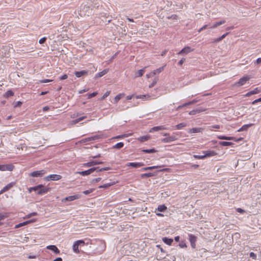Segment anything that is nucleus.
Segmentation results:
<instances>
[{
  "instance_id": "38",
  "label": "nucleus",
  "mask_w": 261,
  "mask_h": 261,
  "mask_svg": "<svg viewBox=\"0 0 261 261\" xmlns=\"http://www.w3.org/2000/svg\"><path fill=\"white\" fill-rule=\"evenodd\" d=\"M219 144L223 146H230V145H232L233 143L230 142L222 141V142H220Z\"/></svg>"
},
{
  "instance_id": "12",
  "label": "nucleus",
  "mask_w": 261,
  "mask_h": 261,
  "mask_svg": "<svg viewBox=\"0 0 261 261\" xmlns=\"http://www.w3.org/2000/svg\"><path fill=\"white\" fill-rule=\"evenodd\" d=\"M14 185V182H10L7 185L5 186L1 191H0V194H2L4 193V192L8 191L9 189H10Z\"/></svg>"
},
{
  "instance_id": "58",
  "label": "nucleus",
  "mask_w": 261,
  "mask_h": 261,
  "mask_svg": "<svg viewBox=\"0 0 261 261\" xmlns=\"http://www.w3.org/2000/svg\"><path fill=\"white\" fill-rule=\"evenodd\" d=\"M97 94V92H93L91 94H89L88 95V98H91L92 97H93L95 96Z\"/></svg>"
},
{
  "instance_id": "14",
  "label": "nucleus",
  "mask_w": 261,
  "mask_h": 261,
  "mask_svg": "<svg viewBox=\"0 0 261 261\" xmlns=\"http://www.w3.org/2000/svg\"><path fill=\"white\" fill-rule=\"evenodd\" d=\"M143 166H144V164L143 163L131 162L129 163L128 164V166H131L136 168Z\"/></svg>"
},
{
  "instance_id": "60",
  "label": "nucleus",
  "mask_w": 261,
  "mask_h": 261,
  "mask_svg": "<svg viewBox=\"0 0 261 261\" xmlns=\"http://www.w3.org/2000/svg\"><path fill=\"white\" fill-rule=\"evenodd\" d=\"M100 180H101L100 177H97V178L92 179L91 183L93 184V183L97 182L99 181Z\"/></svg>"
},
{
  "instance_id": "24",
  "label": "nucleus",
  "mask_w": 261,
  "mask_h": 261,
  "mask_svg": "<svg viewBox=\"0 0 261 261\" xmlns=\"http://www.w3.org/2000/svg\"><path fill=\"white\" fill-rule=\"evenodd\" d=\"M165 129V127L163 125L154 126V127H153L152 128H151L149 132H152L153 131H158L160 130H163V129Z\"/></svg>"
},
{
  "instance_id": "44",
  "label": "nucleus",
  "mask_w": 261,
  "mask_h": 261,
  "mask_svg": "<svg viewBox=\"0 0 261 261\" xmlns=\"http://www.w3.org/2000/svg\"><path fill=\"white\" fill-rule=\"evenodd\" d=\"M144 69H142L140 70H139L137 72V73L136 74V77H140L143 75L144 72Z\"/></svg>"
},
{
  "instance_id": "40",
  "label": "nucleus",
  "mask_w": 261,
  "mask_h": 261,
  "mask_svg": "<svg viewBox=\"0 0 261 261\" xmlns=\"http://www.w3.org/2000/svg\"><path fill=\"white\" fill-rule=\"evenodd\" d=\"M114 184V182H112V183H108V184H104L103 185H101L100 186H99V188H104V189H107L109 187H110V186L113 185Z\"/></svg>"
},
{
  "instance_id": "34",
  "label": "nucleus",
  "mask_w": 261,
  "mask_h": 261,
  "mask_svg": "<svg viewBox=\"0 0 261 261\" xmlns=\"http://www.w3.org/2000/svg\"><path fill=\"white\" fill-rule=\"evenodd\" d=\"M149 138V136H143L138 138V140L141 142H145L147 141Z\"/></svg>"
},
{
  "instance_id": "25",
  "label": "nucleus",
  "mask_w": 261,
  "mask_h": 261,
  "mask_svg": "<svg viewBox=\"0 0 261 261\" xmlns=\"http://www.w3.org/2000/svg\"><path fill=\"white\" fill-rule=\"evenodd\" d=\"M142 151L145 153H152L156 152L158 151L154 148L143 149Z\"/></svg>"
},
{
  "instance_id": "27",
  "label": "nucleus",
  "mask_w": 261,
  "mask_h": 261,
  "mask_svg": "<svg viewBox=\"0 0 261 261\" xmlns=\"http://www.w3.org/2000/svg\"><path fill=\"white\" fill-rule=\"evenodd\" d=\"M14 94V92L11 90H8L4 95V97L8 98L9 97L13 96Z\"/></svg>"
},
{
  "instance_id": "13",
  "label": "nucleus",
  "mask_w": 261,
  "mask_h": 261,
  "mask_svg": "<svg viewBox=\"0 0 261 261\" xmlns=\"http://www.w3.org/2000/svg\"><path fill=\"white\" fill-rule=\"evenodd\" d=\"M204 157H210L217 154V153L214 150H206L203 152Z\"/></svg>"
},
{
  "instance_id": "45",
  "label": "nucleus",
  "mask_w": 261,
  "mask_h": 261,
  "mask_svg": "<svg viewBox=\"0 0 261 261\" xmlns=\"http://www.w3.org/2000/svg\"><path fill=\"white\" fill-rule=\"evenodd\" d=\"M86 118V116H82L77 119L73 120L72 122L74 124H76V123H77L78 122H79L80 121L84 120Z\"/></svg>"
},
{
  "instance_id": "42",
  "label": "nucleus",
  "mask_w": 261,
  "mask_h": 261,
  "mask_svg": "<svg viewBox=\"0 0 261 261\" xmlns=\"http://www.w3.org/2000/svg\"><path fill=\"white\" fill-rule=\"evenodd\" d=\"M5 171H12L14 168V166L12 164L6 165L5 166Z\"/></svg>"
},
{
  "instance_id": "21",
  "label": "nucleus",
  "mask_w": 261,
  "mask_h": 261,
  "mask_svg": "<svg viewBox=\"0 0 261 261\" xmlns=\"http://www.w3.org/2000/svg\"><path fill=\"white\" fill-rule=\"evenodd\" d=\"M163 241L166 244L168 245H171L173 242L172 239L168 238L167 237H164L162 239Z\"/></svg>"
},
{
  "instance_id": "54",
  "label": "nucleus",
  "mask_w": 261,
  "mask_h": 261,
  "mask_svg": "<svg viewBox=\"0 0 261 261\" xmlns=\"http://www.w3.org/2000/svg\"><path fill=\"white\" fill-rule=\"evenodd\" d=\"M210 130H213L212 129H211V128H216V129H219L220 128V126L219 125H218V124H216V125H212L211 126H210Z\"/></svg>"
},
{
  "instance_id": "49",
  "label": "nucleus",
  "mask_w": 261,
  "mask_h": 261,
  "mask_svg": "<svg viewBox=\"0 0 261 261\" xmlns=\"http://www.w3.org/2000/svg\"><path fill=\"white\" fill-rule=\"evenodd\" d=\"M111 93V91H107L103 95V96L101 97V100H103L104 99H105L107 97H108L110 94Z\"/></svg>"
},
{
  "instance_id": "41",
  "label": "nucleus",
  "mask_w": 261,
  "mask_h": 261,
  "mask_svg": "<svg viewBox=\"0 0 261 261\" xmlns=\"http://www.w3.org/2000/svg\"><path fill=\"white\" fill-rule=\"evenodd\" d=\"M157 210L161 212H164L167 210V207L165 205H160L158 206Z\"/></svg>"
},
{
  "instance_id": "50",
  "label": "nucleus",
  "mask_w": 261,
  "mask_h": 261,
  "mask_svg": "<svg viewBox=\"0 0 261 261\" xmlns=\"http://www.w3.org/2000/svg\"><path fill=\"white\" fill-rule=\"evenodd\" d=\"M94 191L93 189H90L88 190H86L83 192V194L85 195H88L90 193H92Z\"/></svg>"
},
{
  "instance_id": "17",
  "label": "nucleus",
  "mask_w": 261,
  "mask_h": 261,
  "mask_svg": "<svg viewBox=\"0 0 261 261\" xmlns=\"http://www.w3.org/2000/svg\"><path fill=\"white\" fill-rule=\"evenodd\" d=\"M191 49L189 46H186L183 48L178 53L179 55H181L184 54H188L191 51Z\"/></svg>"
},
{
  "instance_id": "35",
  "label": "nucleus",
  "mask_w": 261,
  "mask_h": 261,
  "mask_svg": "<svg viewBox=\"0 0 261 261\" xmlns=\"http://www.w3.org/2000/svg\"><path fill=\"white\" fill-rule=\"evenodd\" d=\"M164 66H162V67H160L158 69H156V70H154L152 73V74L155 75V74L160 73L164 70Z\"/></svg>"
},
{
  "instance_id": "39",
  "label": "nucleus",
  "mask_w": 261,
  "mask_h": 261,
  "mask_svg": "<svg viewBox=\"0 0 261 261\" xmlns=\"http://www.w3.org/2000/svg\"><path fill=\"white\" fill-rule=\"evenodd\" d=\"M186 126H187V123L182 122V123H180L177 124L175 126V127L177 129H180Z\"/></svg>"
},
{
  "instance_id": "6",
  "label": "nucleus",
  "mask_w": 261,
  "mask_h": 261,
  "mask_svg": "<svg viewBox=\"0 0 261 261\" xmlns=\"http://www.w3.org/2000/svg\"><path fill=\"white\" fill-rule=\"evenodd\" d=\"M46 173V171L44 170H41L39 171H35L30 173V176L32 177H41L43 175Z\"/></svg>"
},
{
  "instance_id": "56",
  "label": "nucleus",
  "mask_w": 261,
  "mask_h": 261,
  "mask_svg": "<svg viewBox=\"0 0 261 261\" xmlns=\"http://www.w3.org/2000/svg\"><path fill=\"white\" fill-rule=\"evenodd\" d=\"M67 77H68V75H67L66 74H64V75H62V76H60V77H59V79L60 80H64L67 79Z\"/></svg>"
},
{
  "instance_id": "23",
  "label": "nucleus",
  "mask_w": 261,
  "mask_h": 261,
  "mask_svg": "<svg viewBox=\"0 0 261 261\" xmlns=\"http://www.w3.org/2000/svg\"><path fill=\"white\" fill-rule=\"evenodd\" d=\"M217 138L221 140H234V138L233 137H226L224 136H218Z\"/></svg>"
},
{
  "instance_id": "8",
  "label": "nucleus",
  "mask_w": 261,
  "mask_h": 261,
  "mask_svg": "<svg viewBox=\"0 0 261 261\" xmlns=\"http://www.w3.org/2000/svg\"><path fill=\"white\" fill-rule=\"evenodd\" d=\"M96 168L95 167L91 168L87 170L81 171L79 172V174L82 176H86L89 175L93 173L94 171H96Z\"/></svg>"
},
{
  "instance_id": "30",
  "label": "nucleus",
  "mask_w": 261,
  "mask_h": 261,
  "mask_svg": "<svg viewBox=\"0 0 261 261\" xmlns=\"http://www.w3.org/2000/svg\"><path fill=\"white\" fill-rule=\"evenodd\" d=\"M124 146V143L123 142H119L113 146V148L119 149Z\"/></svg>"
},
{
  "instance_id": "52",
  "label": "nucleus",
  "mask_w": 261,
  "mask_h": 261,
  "mask_svg": "<svg viewBox=\"0 0 261 261\" xmlns=\"http://www.w3.org/2000/svg\"><path fill=\"white\" fill-rule=\"evenodd\" d=\"M22 103V102H21L20 101H17L14 104V108L20 107L21 106Z\"/></svg>"
},
{
  "instance_id": "15",
  "label": "nucleus",
  "mask_w": 261,
  "mask_h": 261,
  "mask_svg": "<svg viewBox=\"0 0 261 261\" xmlns=\"http://www.w3.org/2000/svg\"><path fill=\"white\" fill-rule=\"evenodd\" d=\"M87 74L88 71L87 70H82L80 71H75L74 72V74L77 77H80L82 76L86 75Z\"/></svg>"
},
{
  "instance_id": "16",
  "label": "nucleus",
  "mask_w": 261,
  "mask_h": 261,
  "mask_svg": "<svg viewBox=\"0 0 261 261\" xmlns=\"http://www.w3.org/2000/svg\"><path fill=\"white\" fill-rule=\"evenodd\" d=\"M197 101L196 100H193L191 101H189L188 102H186L182 105H180L177 108H176V110H178L180 109H181L182 108L184 107H187L188 106H189L190 105H192V104H194L195 103H196Z\"/></svg>"
},
{
  "instance_id": "3",
  "label": "nucleus",
  "mask_w": 261,
  "mask_h": 261,
  "mask_svg": "<svg viewBox=\"0 0 261 261\" xmlns=\"http://www.w3.org/2000/svg\"><path fill=\"white\" fill-rule=\"evenodd\" d=\"M62 178V176L58 174H50L44 177V179L46 181L50 180H59Z\"/></svg>"
},
{
  "instance_id": "53",
  "label": "nucleus",
  "mask_w": 261,
  "mask_h": 261,
  "mask_svg": "<svg viewBox=\"0 0 261 261\" xmlns=\"http://www.w3.org/2000/svg\"><path fill=\"white\" fill-rule=\"evenodd\" d=\"M194 157L196 159H203L205 158L204 155H194Z\"/></svg>"
},
{
  "instance_id": "31",
  "label": "nucleus",
  "mask_w": 261,
  "mask_h": 261,
  "mask_svg": "<svg viewBox=\"0 0 261 261\" xmlns=\"http://www.w3.org/2000/svg\"><path fill=\"white\" fill-rule=\"evenodd\" d=\"M124 96V93H120L117 95L114 98V102L115 103H117L118 101Z\"/></svg>"
},
{
  "instance_id": "64",
  "label": "nucleus",
  "mask_w": 261,
  "mask_h": 261,
  "mask_svg": "<svg viewBox=\"0 0 261 261\" xmlns=\"http://www.w3.org/2000/svg\"><path fill=\"white\" fill-rule=\"evenodd\" d=\"M255 64H261V57L257 59V60H256V62H255Z\"/></svg>"
},
{
  "instance_id": "29",
  "label": "nucleus",
  "mask_w": 261,
  "mask_h": 261,
  "mask_svg": "<svg viewBox=\"0 0 261 261\" xmlns=\"http://www.w3.org/2000/svg\"><path fill=\"white\" fill-rule=\"evenodd\" d=\"M225 22V20H221L220 21H218V22H216L215 24H214L211 27V28H212V29H214V28H217V27L221 25V24H224V23Z\"/></svg>"
},
{
  "instance_id": "59",
  "label": "nucleus",
  "mask_w": 261,
  "mask_h": 261,
  "mask_svg": "<svg viewBox=\"0 0 261 261\" xmlns=\"http://www.w3.org/2000/svg\"><path fill=\"white\" fill-rule=\"evenodd\" d=\"M127 136H128L127 135L124 134V135H122L117 136L114 138L115 139H122V138H123L124 137H127Z\"/></svg>"
},
{
  "instance_id": "63",
  "label": "nucleus",
  "mask_w": 261,
  "mask_h": 261,
  "mask_svg": "<svg viewBox=\"0 0 261 261\" xmlns=\"http://www.w3.org/2000/svg\"><path fill=\"white\" fill-rule=\"evenodd\" d=\"M186 59L185 58H182L178 63V64L179 65H181L185 61Z\"/></svg>"
},
{
  "instance_id": "22",
  "label": "nucleus",
  "mask_w": 261,
  "mask_h": 261,
  "mask_svg": "<svg viewBox=\"0 0 261 261\" xmlns=\"http://www.w3.org/2000/svg\"><path fill=\"white\" fill-rule=\"evenodd\" d=\"M33 221V220H29V221L23 222L22 223H20L16 225L15 226V228H19L21 226H24L29 223H30L32 222Z\"/></svg>"
},
{
  "instance_id": "37",
  "label": "nucleus",
  "mask_w": 261,
  "mask_h": 261,
  "mask_svg": "<svg viewBox=\"0 0 261 261\" xmlns=\"http://www.w3.org/2000/svg\"><path fill=\"white\" fill-rule=\"evenodd\" d=\"M96 168V172H101V171H107V170H109L111 169V168L110 167H104V168H100L99 167H95Z\"/></svg>"
},
{
  "instance_id": "7",
  "label": "nucleus",
  "mask_w": 261,
  "mask_h": 261,
  "mask_svg": "<svg viewBox=\"0 0 261 261\" xmlns=\"http://www.w3.org/2000/svg\"><path fill=\"white\" fill-rule=\"evenodd\" d=\"M80 196L79 195H72L67 197L62 200V202H66V201H72L75 199H79L80 198Z\"/></svg>"
},
{
  "instance_id": "36",
  "label": "nucleus",
  "mask_w": 261,
  "mask_h": 261,
  "mask_svg": "<svg viewBox=\"0 0 261 261\" xmlns=\"http://www.w3.org/2000/svg\"><path fill=\"white\" fill-rule=\"evenodd\" d=\"M96 168V172H101V171H107V170H109L111 169V168L110 167H104V168H100L99 167H95Z\"/></svg>"
},
{
  "instance_id": "18",
  "label": "nucleus",
  "mask_w": 261,
  "mask_h": 261,
  "mask_svg": "<svg viewBox=\"0 0 261 261\" xmlns=\"http://www.w3.org/2000/svg\"><path fill=\"white\" fill-rule=\"evenodd\" d=\"M47 248L52 250L56 254H59L60 253V250L55 245H49L47 247Z\"/></svg>"
},
{
  "instance_id": "11",
  "label": "nucleus",
  "mask_w": 261,
  "mask_h": 261,
  "mask_svg": "<svg viewBox=\"0 0 261 261\" xmlns=\"http://www.w3.org/2000/svg\"><path fill=\"white\" fill-rule=\"evenodd\" d=\"M102 163H103L102 162H98V161H90L89 162L85 163L83 164V165L85 167H89L93 166L96 165L101 164Z\"/></svg>"
},
{
  "instance_id": "57",
  "label": "nucleus",
  "mask_w": 261,
  "mask_h": 261,
  "mask_svg": "<svg viewBox=\"0 0 261 261\" xmlns=\"http://www.w3.org/2000/svg\"><path fill=\"white\" fill-rule=\"evenodd\" d=\"M249 256L250 257L254 259H256L257 257L256 255L252 252L250 253Z\"/></svg>"
},
{
  "instance_id": "61",
  "label": "nucleus",
  "mask_w": 261,
  "mask_h": 261,
  "mask_svg": "<svg viewBox=\"0 0 261 261\" xmlns=\"http://www.w3.org/2000/svg\"><path fill=\"white\" fill-rule=\"evenodd\" d=\"M261 102V97L254 100V101H253L251 102V103H252V105H255V104H256V103H257V102Z\"/></svg>"
},
{
  "instance_id": "46",
  "label": "nucleus",
  "mask_w": 261,
  "mask_h": 261,
  "mask_svg": "<svg viewBox=\"0 0 261 261\" xmlns=\"http://www.w3.org/2000/svg\"><path fill=\"white\" fill-rule=\"evenodd\" d=\"M86 118V116H82L77 119L73 120L72 122L74 124H76V123H77L78 122H79L80 121L84 120Z\"/></svg>"
},
{
  "instance_id": "47",
  "label": "nucleus",
  "mask_w": 261,
  "mask_h": 261,
  "mask_svg": "<svg viewBox=\"0 0 261 261\" xmlns=\"http://www.w3.org/2000/svg\"><path fill=\"white\" fill-rule=\"evenodd\" d=\"M200 112H201V111L198 110V109L193 110L192 111H191L189 113V114L190 115H195L197 113H199Z\"/></svg>"
},
{
  "instance_id": "48",
  "label": "nucleus",
  "mask_w": 261,
  "mask_h": 261,
  "mask_svg": "<svg viewBox=\"0 0 261 261\" xmlns=\"http://www.w3.org/2000/svg\"><path fill=\"white\" fill-rule=\"evenodd\" d=\"M146 97L148 98L150 97V96L149 95H137L136 96V98L137 99H139V98L144 99Z\"/></svg>"
},
{
  "instance_id": "9",
  "label": "nucleus",
  "mask_w": 261,
  "mask_h": 261,
  "mask_svg": "<svg viewBox=\"0 0 261 261\" xmlns=\"http://www.w3.org/2000/svg\"><path fill=\"white\" fill-rule=\"evenodd\" d=\"M261 92V89L259 88H256L253 90L247 92L244 95L245 97H249L252 95L259 93Z\"/></svg>"
},
{
  "instance_id": "62",
  "label": "nucleus",
  "mask_w": 261,
  "mask_h": 261,
  "mask_svg": "<svg viewBox=\"0 0 261 261\" xmlns=\"http://www.w3.org/2000/svg\"><path fill=\"white\" fill-rule=\"evenodd\" d=\"M46 38L43 37L39 40V42L40 44H43L46 41Z\"/></svg>"
},
{
  "instance_id": "51",
  "label": "nucleus",
  "mask_w": 261,
  "mask_h": 261,
  "mask_svg": "<svg viewBox=\"0 0 261 261\" xmlns=\"http://www.w3.org/2000/svg\"><path fill=\"white\" fill-rule=\"evenodd\" d=\"M157 81H158V80L156 78L154 79L153 80V81H152V82L151 83V84H150V85H149V88L153 87L156 84Z\"/></svg>"
},
{
  "instance_id": "28",
  "label": "nucleus",
  "mask_w": 261,
  "mask_h": 261,
  "mask_svg": "<svg viewBox=\"0 0 261 261\" xmlns=\"http://www.w3.org/2000/svg\"><path fill=\"white\" fill-rule=\"evenodd\" d=\"M201 128L194 127L190 129L189 131L190 133H197L201 132Z\"/></svg>"
},
{
  "instance_id": "43",
  "label": "nucleus",
  "mask_w": 261,
  "mask_h": 261,
  "mask_svg": "<svg viewBox=\"0 0 261 261\" xmlns=\"http://www.w3.org/2000/svg\"><path fill=\"white\" fill-rule=\"evenodd\" d=\"M42 187V185H39L37 186H35V187H31L29 189V191L31 192L32 191H38V190L39 189V188H40Z\"/></svg>"
},
{
  "instance_id": "4",
  "label": "nucleus",
  "mask_w": 261,
  "mask_h": 261,
  "mask_svg": "<svg viewBox=\"0 0 261 261\" xmlns=\"http://www.w3.org/2000/svg\"><path fill=\"white\" fill-rule=\"evenodd\" d=\"M165 136H167V137L163 138L162 140L163 142L168 143L171 142L172 141H175L177 139V138L175 136H169V134L166 133L164 135Z\"/></svg>"
},
{
  "instance_id": "2",
  "label": "nucleus",
  "mask_w": 261,
  "mask_h": 261,
  "mask_svg": "<svg viewBox=\"0 0 261 261\" xmlns=\"http://www.w3.org/2000/svg\"><path fill=\"white\" fill-rule=\"evenodd\" d=\"M85 244V242L83 240H78V241H75L74 243L73 246H72L73 251L75 253H79L80 251L79 250V246L80 245H81V244L84 245Z\"/></svg>"
},
{
  "instance_id": "20",
  "label": "nucleus",
  "mask_w": 261,
  "mask_h": 261,
  "mask_svg": "<svg viewBox=\"0 0 261 261\" xmlns=\"http://www.w3.org/2000/svg\"><path fill=\"white\" fill-rule=\"evenodd\" d=\"M162 167H164V166L162 165V166H150V167L143 168L141 169V170H142V171L151 170L152 169H157L158 168H161Z\"/></svg>"
},
{
  "instance_id": "55",
  "label": "nucleus",
  "mask_w": 261,
  "mask_h": 261,
  "mask_svg": "<svg viewBox=\"0 0 261 261\" xmlns=\"http://www.w3.org/2000/svg\"><path fill=\"white\" fill-rule=\"evenodd\" d=\"M53 80H48V79H45V80H42L39 81L40 83H46L48 82H52Z\"/></svg>"
},
{
  "instance_id": "26",
  "label": "nucleus",
  "mask_w": 261,
  "mask_h": 261,
  "mask_svg": "<svg viewBox=\"0 0 261 261\" xmlns=\"http://www.w3.org/2000/svg\"><path fill=\"white\" fill-rule=\"evenodd\" d=\"M253 124H245L243 125L238 131L241 132L244 130H247L248 128L252 126Z\"/></svg>"
},
{
  "instance_id": "1",
  "label": "nucleus",
  "mask_w": 261,
  "mask_h": 261,
  "mask_svg": "<svg viewBox=\"0 0 261 261\" xmlns=\"http://www.w3.org/2000/svg\"><path fill=\"white\" fill-rule=\"evenodd\" d=\"M250 77L249 76L247 75L241 77L238 82L235 83V85L237 87H240L243 86L246 83L250 80Z\"/></svg>"
},
{
  "instance_id": "32",
  "label": "nucleus",
  "mask_w": 261,
  "mask_h": 261,
  "mask_svg": "<svg viewBox=\"0 0 261 261\" xmlns=\"http://www.w3.org/2000/svg\"><path fill=\"white\" fill-rule=\"evenodd\" d=\"M108 72V69H104L102 71L98 72L96 75V77H100L106 74Z\"/></svg>"
},
{
  "instance_id": "10",
  "label": "nucleus",
  "mask_w": 261,
  "mask_h": 261,
  "mask_svg": "<svg viewBox=\"0 0 261 261\" xmlns=\"http://www.w3.org/2000/svg\"><path fill=\"white\" fill-rule=\"evenodd\" d=\"M50 190V188L44 187L43 185L42 187L40 188H39L37 194L38 195H42L47 193Z\"/></svg>"
},
{
  "instance_id": "33",
  "label": "nucleus",
  "mask_w": 261,
  "mask_h": 261,
  "mask_svg": "<svg viewBox=\"0 0 261 261\" xmlns=\"http://www.w3.org/2000/svg\"><path fill=\"white\" fill-rule=\"evenodd\" d=\"M155 174L153 173H144L142 174L141 175V177L142 178H145L149 177H151L154 176Z\"/></svg>"
},
{
  "instance_id": "5",
  "label": "nucleus",
  "mask_w": 261,
  "mask_h": 261,
  "mask_svg": "<svg viewBox=\"0 0 261 261\" xmlns=\"http://www.w3.org/2000/svg\"><path fill=\"white\" fill-rule=\"evenodd\" d=\"M189 239L191 243V247L193 248H195L197 237L192 234H189Z\"/></svg>"
},
{
  "instance_id": "19",
  "label": "nucleus",
  "mask_w": 261,
  "mask_h": 261,
  "mask_svg": "<svg viewBox=\"0 0 261 261\" xmlns=\"http://www.w3.org/2000/svg\"><path fill=\"white\" fill-rule=\"evenodd\" d=\"M99 138V137L98 136L95 135V136H92V137H90L85 138L83 140V141L84 142H88V141L96 140L98 139Z\"/></svg>"
}]
</instances>
